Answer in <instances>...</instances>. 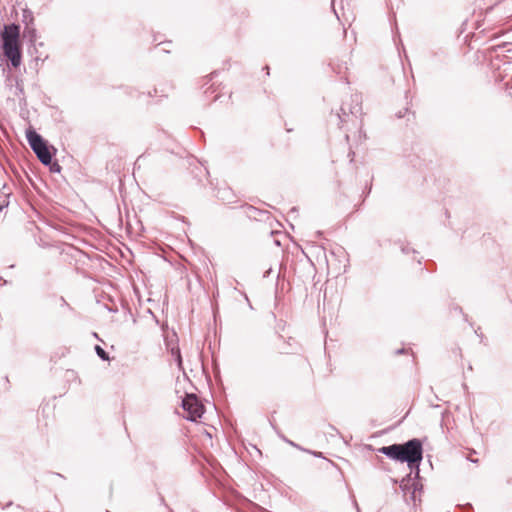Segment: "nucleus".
Masks as SVG:
<instances>
[{
    "label": "nucleus",
    "mask_w": 512,
    "mask_h": 512,
    "mask_svg": "<svg viewBox=\"0 0 512 512\" xmlns=\"http://www.w3.org/2000/svg\"><path fill=\"white\" fill-rule=\"evenodd\" d=\"M26 138L39 161L43 165L51 164V161L57 151L56 148L49 145L48 141L32 128H28L26 130Z\"/></svg>",
    "instance_id": "nucleus-3"
},
{
    "label": "nucleus",
    "mask_w": 512,
    "mask_h": 512,
    "mask_svg": "<svg viewBox=\"0 0 512 512\" xmlns=\"http://www.w3.org/2000/svg\"><path fill=\"white\" fill-rule=\"evenodd\" d=\"M24 34H25V36H28L31 41H33L35 39V37H36V30H35V28L30 27L29 23L26 22V27H25V30H24Z\"/></svg>",
    "instance_id": "nucleus-10"
},
{
    "label": "nucleus",
    "mask_w": 512,
    "mask_h": 512,
    "mask_svg": "<svg viewBox=\"0 0 512 512\" xmlns=\"http://www.w3.org/2000/svg\"><path fill=\"white\" fill-rule=\"evenodd\" d=\"M340 111L341 113H337L336 115L337 119L339 120V124L345 123L347 121L346 118H348L349 115H351V113H349V103H343L340 108Z\"/></svg>",
    "instance_id": "nucleus-7"
},
{
    "label": "nucleus",
    "mask_w": 512,
    "mask_h": 512,
    "mask_svg": "<svg viewBox=\"0 0 512 512\" xmlns=\"http://www.w3.org/2000/svg\"><path fill=\"white\" fill-rule=\"evenodd\" d=\"M401 251L404 253V254H409V253H416V251L411 248L408 244L406 245H402L401 246Z\"/></svg>",
    "instance_id": "nucleus-14"
},
{
    "label": "nucleus",
    "mask_w": 512,
    "mask_h": 512,
    "mask_svg": "<svg viewBox=\"0 0 512 512\" xmlns=\"http://www.w3.org/2000/svg\"><path fill=\"white\" fill-rule=\"evenodd\" d=\"M181 407L185 412H187V416L185 418L192 422L201 418L205 411L204 405L193 393H186L185 397L181 401Z\"/></svg>",
    "instance_id": "nucleus-4"
},
{
    "label": "nucleus",
    "mask_w": 512,
    "mask_h": 512,
    "mask_svg": "<svg viewBox=\"0 0 512 512\" xmlns=\"http://www.w3.org/2000/svg\"><path fill=\"white\" fill-rule=\"evenodd\" d=\"M345 138H346V140H349V135H348V134H346V135H345Z\"/></svg>",
    "instance_id": "nucleus-27"
},
{
    "label": "nucleus",
    "mask_w": 512,
    "mask_h": 512,
    "mask_svg": "<svg viewBox=\"0 0 512 512\" xmlns=\"http://www.w3.org/2000/svg\"><path fill=\"white\" fill-rule=\"evenodd\" d=\"M54 476L56 477H59V478H64V476L60 473H52Z\"/></svg>",
    "instance_id": "nucleus-25"
},
{
    "label": "nucleus",
    "mask_w": 512,
    "mask_h": 512,
    "mask_svg": "<svg viewBox=\"0 0 512 512\" xmlns=\"http://www.w3.org/2000/svg\"><path fill=\"white\" fill-rule=\"evenodd\" d=\"M418 490V485H414V491L412 493V498L414 499L415 498V492Z\"/></svg>",
    "instance_id": "nucleus-23"
},
{
    "label": "nucleus",
    "mask_w": 512,
    "mask_h": 512,
    "mask_svg": "<svg viewBox=\"0 0 512 512\" xmlns=\"http://www.w3.org/2000/svg\"><path fill=\"white\" fill-rule=\"evenodd\" d=\"M278 436L286 443H288L289 445L299 449V450H302V447L299 446L298 444H296L295 442L289 440L287 437H285V435H283L282 433L280 432H277Z\"/></svg>",
    "instance_id": "nucleus-11"
},
{
    "label": "nucleus",
    "mask_w": 512,
    "mask_h": 512,
    "mask_svg": "<svg viewBox=\"0 0 512 512\" xmlns=\"http://www.w3.org/2000/svg\"><path fill=\"white\" fill-rule=\"evenodd\" d=\"M51 172L59 173L61 171V166L57 162L51 161V164L47 165Z\"/></svg>",
    "instance_id": "nucleus-12"
},
{
    "label": "nucleus",
    "mask_w": 512,
    "mask_h": 512,
    "mask_svg": "<svg viewBox=\"0 0 512 512\" xmlns=\"http://www.w3.org/2000/svg\"><path fill=\"white\" fill-rule=\"evenodd\" d=\"M407 111H408V108H406L404 111L400 110V111L396 114V116H397L398 118H403V117L405 116V114H406V112H407Z\"/></svg>",
    "instance_id": "nucleus-16"
},
{
    "label": "nucleus",
    "mask_w": 512,
    "mask_h": 512,
    "mask_svg": "<svg viewBox=\"0 0 512 512\" xmlns=\"http://www.w3.org/2000/svg\"><path fill=\"white\" fill-rule=\"evenodd\" d=\"M170 352H171V355L174 357V360L177 364L178 369L183 371V373L185 374V371L183 368V360H182V356H181L179 347L178 346L172 347Z\"/></svg>",
    "instance_id": "nucleus-6"
},
{
    "label": "nucleus",
    "mask_w": 512,
    "mask_h": 512,
    "mask_svg": "<svg viewBox=\"0 0 512 512\" xmlns=\"http://www.w3.org/2000/svg\"><path fill=\"white\" fill-rule=\"evenodd\" d=\"M362 112V96L360 94H352L350 96L349 113L357 116Z\"/></svg>",
    "instance_id": "nucleus-5"
},
{
    "label": "nucleus",
    "mask_w": 512,
    "mask_h": 512,
    "mask_svg": "<svg viewBox=\"0 0 512 512\" xmlns=\"http://www.w3.org/2000/svg\"><path fill=\"white\" fill-rule=\"evenodd\" d=\"M16 88L18 92L23 93V87L19 83H17Z\"/></svg>",
    "instance_id": "nucleus-21"
},
{
    "label": "nucleus",
    "mask_w": 512,
    "mask_h": 512,
    "mask_svg": "<svg viewBox=\"0 0 512 512\" xmlns=\"http://www.w3.org/2000/svg\"><path fill=\"white\" fill-rule=\"evenodd\" d=\"M7 205H8V203H7L5 200H3L2 202H0V211H2V210H3V208H4V207H6Z\"/></svg>",
    "instance_id": "nucleus-19"
},
{
    "label": "nucleus",
    "mask_w": 512,
    "mask_h": 512,
    "mask_svg": "<svg viewBox=\"0 0 512 512\" xmlns=\"http://www.w3.org/2000/svg\"><path fill=\"white\" fill-rule=\"evenodd\" d=\"M329 65L331 66L332 70L334 72H336L337 74H340V73H342L343 70L348 69L346 62L342 65V64H336L335 62L332 61V62H330Z\"/></svg>",
    "instance_id": "nucleus-9"
},
{
    "label": "nucleus",
    "mask_w": 512,
    "mask_h": 512,
    "mask_svg": "<svg viewBox=\"0 0 512 512\" xmlns=\"http://www.w3.org/2000/svg\"><path fill=\"white\" fill-rule=\"evenodd\" d=\"M348 156L350 157V162H353L355 153L352 150H350Z\"/></svg>",
    "instance_id": "nucleus-18"
},
{
    "label": "nucleus",
    "mask_w": 512,
    "mask_h": 512,
    "mask_svg": "<svg viewBox=\"0 0 512 512\" xmlns=\"http://www.w3.org/2000/svg\"><path fill=\"white\" fill-rule=\"evenodd\" d=\"M95 352L101 360H103V361L109 360V354L101 346L96 345Z\"/></svg>",
    "instance_id": "nucleus-8"
},
{
    "label": "nucleus",
    "mask_w": 512,
    "mask_h": 512,
    "mask_svg": "<svg viewBox=\"0 0 512 512\" xmlns=\"http://www.w3.org/2000/svg\"><path fill=\"white\" fill-rule=\"evenodd\" d=\"M302 451H305V452L311 453L312 455H314L315 457H318V458L323 457L322 452L310 451V450H307V449H304V448H302Z\"/></svg>",
    "instance_id": "nucleus-15"
},
{
    "label": "nucleus",
    "mask_w": 512,
    "mask_h": 512,
    "mask_svg": "<svg viewBox=\"0 0 512 512\" xmlns=\"http://www.w3.org/2000/svg\"><path fill=\"white\" fill-rule=\"evenodd\" d=\"M1 41L4 57L10 62L12 67H19L22 62L20 25L15 23L4 25L1 32Z\"/></svg>",
    "instance_id": "nucleus-2"
},
{
    "label": "nucleus",
    "mask_w": 512,
    "mask_h": 512,
    "mask_svg": "<svg viewBox=\"0 0 512 512\" xmlns=\"http://www.w3.org/2000/svg\"><path fill=\"white\" fill-rule=\"evenodd\" d=\"M376 451L396 462L407 463L410 470H416V476L419 475V466L423 459V444L420 439L412 438L404 443L382 446Z\"/></svg>",
    "instance_id": "nucleus-1"
},
{
    "label": "nucleus",
    "mask_w": 512,
    "mask_h": 512,
    "mask_svg": "<svg viewBox=\"0 0 512 512\" xmlns=\"http://www.w3.org/2000/svg\"><path fill=\"white\" fill-rule=\"evenodd\" d=\"M405 352H406V349H405V348H401V349H398V350L396 351V354H397V355H400V354H404Z\"/></svg>",
    "instance_id": "nucleus-20"
},
{
    "label": "nucleus",
    "mask_w": 512,
    "mask_h": 512,
    "mask_svg": "<svg viewBox=\"0 0 512 512\" xmlns=\"http://www.w3.org/2000/svg\"><path fill=\"white\" fill-rule=\"evenodd\" d=\"M217 75V72L214 71L210 74V79L212 80Z\"/></svg>",
    "instance_id": "nucleus-24"
},
{
    "label": "nucleus",
    "mask_w": 512,
    "mask_h": 512,
    "mask_svg": "<svg viewBox=\"0 0 512 512\" xmlns=\"http://www.w3.org/2000/svg\"><path fill=\"white\" fill-rule=\"evenodd\" d=\"M23 17H24L25 23L28 21V19H29V23H31V24L33 23V15H32L31 11L25 10Z\"/></svg>",
    "instance_id": "nucleus-13"
},
{
    "label": "nucleus",
    "mask_w": 512,
    "mask_h": 512,
    "mask_svg": "<svg viewBox=\"0 0 512 512\" xmlns=\"http://www.w3.org/2000/svg\"><path fill=\"white\" fill-rule=\"evenodd\" d=\"M60 301H61V306L69 307L68 303L65 301V299L63 297H60Z\"/></svg>",
    "instance_id": "nucleus-17"
},
{
    "label": "nucleus",
    "mask_w": 512,
    "mask_h": 512,
    "mask_svg": "<svg viewBox=\"0 0 512 512\" xmlns=\"http://www.w3.org/2000/svg\"><path fill=\"white\" fill-rule=\"evenodd\" d=\"M271 272H272V269L270 268V269H268V270L264 273V275H263V276L266 278V277H268V276L270 275V273H271Z\"/></svg>",
    "instance_id": "nucleus-22"
},
{
    "label": "nucleus",
    "mask_w": 512,
    "mask_h": 512,
    "mask_svg": "<svg viewBox=\"0 0 512 512\" xmlns=\"http://www.w3.org/2000/svg\"><path fill=\"white\" fill-rule=\"evenodd\" d=\"M456 309H457L460 313H462V312H463L461 307H457Z\"/></svg>",
    "instance_id": "nucleus-26"
}]
</instances>
